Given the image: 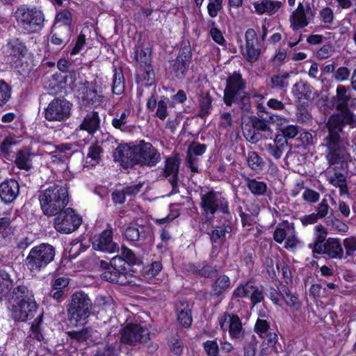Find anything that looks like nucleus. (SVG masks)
Returning <instances> with one entry per match:
<instances>
[{
	"instance_id": "f257e3e1",
	"label": "nucleus",
	"mask_w": 356,
	"mask_h": 356,
	"mask_svg": "<svg viewBox=\"0 0 356 356\" xmlns=\"http://www.w3.org/2000/svg\"><path fill=\"white\" fill-rule=\"evenodd\" d=\"M350 96L346 86L339 85L332 103L341 113L333 114L327 120L325 129L327 134L324 137L322 145L326 148V159L330 166L339 168L350 160V155L346 149L347 136L344 130L346 124L352 125L355 122L352 113L348 109Z\"/></svg>"
},
{
	"instance_id": "f03ea898",
	"label": "nucleus",
	"mask_w": 356,
	"mask_h": 356,
	"mask_svg": "<svg viewBox=\"0 0 356 356\" xmlns=\"http://www.w3.org/2000/svg\"><path fill=\"white\" fill-rule=\"evenodd\" d=\"M113 157L127 168L135 164L153 167L161 159L160 153L152 144L143 140L133 146L119 145L113 153Z\"/></svg>"
},
{
	"instance_id": "7ed1b4c3",
	"label": "nucleus",
	"mask_w": 356,
	"mask_h": 356,
	"mask_svg": "<svg viewBox=\"0 0 356 356\" xmlns=\"http://www.w3.org/2000/svg\"><path fill=\"white\" fill-rule=\"evenodd\" d=\"M38 200L42 213L49 217L54 216L69 204V191L62 184H50L39 191Z\"/></svg>"
},
{
	"instance_id": "20e7f679",
	"label": "nucleus",
	"mask_w": 356,
	"mask_h": 356,
	"mask_svg": "<svg viewBox=\"0 0 356 356\" xmlns=\"http://www.w3.org/2000/svg\"><path fill=\"white\" fill-rule=\"evenodd\" d=\"M12 294L10 311L13 319L26 321L33 318L38 308L33 291L25 285H19L13 289Z\"/></svg>"
},
{
	"instance_id": "39448f33",
	"label": "nucleus",
	"mask_w": 356,
	"mask_h": 356,
	"mask_svg": "<svg viewBox=\"0 0 356 356\" xmlns=\"http://www.w3.org/2000/svg\"><path fill=\"white\" fill-rule=\"evenodd\" d=\"M55 248L49 243H41L32 248L25 259V266L34 275L43 270L55 257Z\"/></svg>"
},
{
	"instance_id": "423d86ee",
	"label": "nucleus",
	"mask_w": 356,
	"mask_h": 356,
	"mask_svg": "<svg viewBox=\"0 0 356 356\" xmlns=\"http://www.w3.org/2000/svg\"><path fill=\"white\" fill-rule=\"evenodd\" d=\"M17 26L26 33H33L40 31L44 26V15L42 10L36 8L21 6L15 13Z\"/></svg>"
},
{
	"instance_id": "0eeeda50",
	"label": "nucleus",
	"mask_w": 356,
	"mask_h": 356,
	"mask_svg": "<svg viewBox=\"0 0 356 356\" xmlns=\"http://www.w3.org/2000/svg\"><path fill=\"white\" fill-rule=\"evenodd\" d=\"M92 302L88 294L79 291L72 294L71 302L67 307V319L76 326L90 315Z\"/></svg>"
},
{
	"instance_id": "6e6552de",
	"label": "nucleus",
	"mask_w": 356,
	"mask_h": 356,
	"mask_svg": "<svg viewBox=\"0 0 356 356\" xmlns=\"http://www.w3.org/2000/svg\"><path fill=\"white\" fill-rule=\"evenodd\" d=\"M121 341L115 343V345H111L108 348V353H98L96 356H111L117 354L120 349L121 343L132 346L147 342L149 339V333L148 330L138 324H130L126 326L121 332Z\"/></svg>"
},
{
	"instance_id": "1a4fd4ad",
	"label": "nucleus",
	"mask_w": 356,
	"mask_h": 356,
	"mask_svg": "<svg viewBox=\"0 0 356 356\" xmlns=\"http://www.w3.org/2000/svg\"><path fill=\"white\" fill-rule=\"evenodd\" d=\"M54 219V227L62 234H70L76 230L82 222L81 218L71 207L59 211Z\"/></svg>"
},
{
	"instance_id": "9d476101",
	"label": "nucleus",
	"mask_w": 356,
	"mask_h": 356,
	"mask_svg": "<svg viewBox=\"0 0 356 356\" xmlns=\"http://www.w3.org/2000/svg\"><path fill=\"white\" fill-rule=\"evenodd\" d=\"M78 99L84 105L98 106L104 102L101 86L97 81L80 83L76 92Z\"/></svg>"
},
{
	"instance_id": "9b49d317",
	"label": "nucleus",
	"mask_w": 356,
	"mask_h": 356,
	"mask_svg": "<svg viewBox=\"0 0 356 356\" xmlns=\"http://www.w3.org/2000/svg\"><path fill=\"white\" fill-rule=\"evenodd\" d=\"M200 199V207L204 214L213 216L217 211L224 214H230L228 202L220 194L209 191L202 193Z\"/></svg>"
},
{
	"instance_id": "f8f14e48",
	"label": "nucleus",
	"mask_w": 356,
	"mask_h": 356,
	"mask_svg": "<svg viewBox=\"0 0 356 356\" xmlns=\"http://www.w3.org/2000/svg\"><path fill=\"white\" fill-rule=\"evenodd\" d=\"M220 328L223 331L228 330L232 339L243 341L246 338H252L253 334L247 332L242 325L240 318L235 315L225 313L219 318Z\"/></svg>"
},
{
	"instance_id": "ddd939ff",
	"label": "nucleus",
	"mask_w": 356,
	"mask_h": 356,
	"mask_svg": "<svg viewBox=\"0 0 356 356\" xmlns=\"http://www.w3.org/2000/svg\"><path fill=\"white\" fill-rule=\"evenodd\" d=\"M314 253L323 254L330 259L344 258L343 249L339 238H329L323 243H312L308 245Z\"/></svg>"
},
{
	"instance_id": "4468645a",
	"label": "nucleus",
	"mask_w": 356,
	"mask_h": 356,
	"mask_svg": "<svg viewBox=\"0 0 356 356\" xmlns=\"http://www.w3.org/2000/svg\"><path fill=\"white\" fill-rule=\"evenodd\" d=\"M72 104L65 99L52 100L45 110V118L49 121H62L70 117Z\"/></svg>"
},
{
	"instance_id": "2eb2a0df",
	"label": "nucleus",
	"mask_w": 356,
	"mask_h": 356,
	"mask_svg": "<svg viewBox=\"0 0 356 356\" xmlns=\"http://www.w3.org/2000/svg\"><path fill=\"white\" fill-rule=\"evenodd\" d=\"M246 82L239 72H234L228 76L224 90L223 100L225 104H229L235 96L245 93Z\"/></svg>"
},
{
	"instance_id": "dca6fc26",
	"label": "nucleus",
	"mask_w": 356,
	"mask_h": 356,
	"mask_svg": "<svg viewBox=\"0 0 356 356\" xmlns=\"http://www.w3.org/2000/svg\"><path fill=\"white\" fill-rule=\"evenodd\" d=\"M92 244L95 250L106 253H115L119 250L118 243L113 241L111 229H105L101 234L95 236Z\"/></svg>"
},
{
	"instance_id": "f3484780",
	"label": "nucleus",
	"mask_w": 356,
	"mask_h": 356,
	"mask_svg": "<svg viewBox=\"0 0 356 356\" xmlns=\"http://www.w3.org/2000/svg\"><path fill=\"white\" fill-rule=\"evenodd\" d=\"M245 51L243 56L250 63L255 62L260 54L259 42L256 31L253 29H248L245 32Z\"/></svg>"
},
{
	"instance_id": "a211bd4d",
	"label": "nucleus",
	"mask_w": 356,
	"mask_h": 356,
	"mask_svg": "<svg viewBox=\"0 0 356 356\" xmlns=\"http://www.w3.org/2000/svg\"><path fill=\"white\" fill-rule=\"evenodd\" d=\"M179 171V161L175 157H168L165 160V167L162 175L170 183L172 192L178 193V175Z\"/></svg>"
},
{
	"instance_id": "6ab92c4d",
	"label": "nucleus",
	"mask_w": 356,
	"mask_h": 356,
	"mask_svg": "<svg viewBox=\"0 0 356 356\" xmlns=\"http://www.w3.org/2000/svg\"><path fill=\"white\" fill-rule=\"evenodd\" d=\"M309 13L313 15L310 7L308 6L307 10H305L303 4L299 3L297 8L290 16L291 27L293 30H297L307 26L309 24L307 14Z\"/></svg>"
},
{
	"instance_id": "aec40b11",
	"label": "nucleus",
	"mask_w": 356,
	"mask_h": 356,
	"mask_svg": "<svg viewBox=\"0 0 356 356\" xmlns=\"http://www.w3.org/2000/svg\"><path fill=\"white\" fill-rule=\"evenodd\" d=\"M19 191V184L15 179L7 180L0 184V198L5 203L13 202Z\"/></svg>"
},
{
	"instance_id": "412c9836",
	"label": "nucleus",
	"mask_w": 356,
	"mask_h": 356,
	"mask_svg": "<svg viewBox=\"0 0 356 356\" xmlns=\"http://www.w3.org/2000/svg\"><path fill=\"white\" fill-rule=\"evenodd\" d=\"M124 236L129 241L144 240L151 237L152 228L149 225L129 226L125 229Z\"/></svg>"
},
{
	"instance_id": "4be33fe9",
	"label": "nucleus",
	"mask_w": 356,
	"mask_h": 356,
	"mask_svg": "<svg viewBox=\"0 0 356 356\" xmlns=\"http://www.w3.org/2000/svg\"><path fill=\"white\" fill-rule=\"evenodd\" d=\"M72 145L61 144L55 147L54 150L49 152V159L55 164L65 165L72 156Z\"/></svg>"
},
{
	"instance_id": "5701e85b",
	"label": "nucleus",
	"mask_w": 356,
	"mask_h": 356,
	"mask_svg": "<svg viewBox=\"0 0 356 356\" xmlns=\"http://www.w3.org/2000/svg\"><path fill=\"white\" fill-rule=\"evenodd\" d=\"M72 31L70 26H55V31L51 32L49 40L61 49L70 41Z\"/></svg>"
},
{
	"instance_id": "b1692460",
	"label": "nucleus",
	"mask_w": 356,
	"mask_h": 356,
	"mask_svg": "<svg viewBox=\"0 0 356 356\" xmlns=\"http://www.w3.org/2000/svg\"><path fill=\"white\" fill-rule=\"evenodd\" d=\"M266 149L268 153L275 159L282 157L283 153L289 149L287 140L281 136H276L273 143L266 145Z\"/></svg>"
},
{
	"instance_id": "393cba45",
	"label": "nucleus",
	"mask_w": 356,
	"mask_h": 356,
	"mask_svg": "<svg viewBox=\"0 0 356 356\" xmlns=\"http://www.w3.org/2000/svg\"><path fill=\"white\" fill-rule=\"evenodd\" d=\"M99 122L98 113L95 111L90 112L84 117L76 131H86L89 134H92L99 129Z\"/></svg>"
},
{
	"instance_id": "a878e982",
	"label": "nucleus",
	"mask_w": 356,
	"mask_h": 356,
	"mask_svg": "<svg viewBox=\"0 0 356 356\" xmlns=\"http://www.w3.org/2000/svg\"><path fill=\"white\" fill-rule=\"evenodd\" d=\"M6 51L13 59L19 60L26 54V47L19 39L13 38L8 41L6 45Z\"/></svg>"
},
{
	"instance_id": "bb28decb",
	"label": "nucleus",
	"mask_w": 356,
	"mask_h": 356,
	"mask_svg": "<svg viewBox=\"0 0 356 356\" xmlns=\"http://www.w3.org/2000/svg\"><path fill=\"white\" fill-rule=\"evenodd\" d=\"M177 321L184 327L191 326L193 318L191 316V310L188 303L180 302L177 305Z\"/></svg>"
},
{
	"instance_id": "cd10ccee",
	"label": "nucleus",
	"mask_w": 356,
	"mask_h": 356,
	"mask_svg": "<svg viewBox=\"0 0 356 356\" xmlns=\"http://www.w3.org/2000/svg\"><path fill=\"white\" fill-rule=\"evenodd\" d=\"M283 2L273 1L271 0H264L261 2H255L253 6L256 12L262 15L264 13H268L272 15L275 13L279 8L282 7Z\"/></svg>"
},
{
	"instance_id": "c85d7f7f",
	"label": "nucleus",
	"mask_w": 356,
	"mask_h": 356,
	"mask_svg": "<svg viewBox=\"0 0 356 356\" xmlns=\"http://www.w3.org/2000/svg\"><path fill=\"white\" fill-rule=\"evenodd\" d=\"M33 155L34 154L29 149H23L17 153L15 163L19 168L29 170L32 167Z\"/></svg>"
},
{
	"instance_id": "c756f323",
	"label": "nucleus",
	"mask_w": 356,
	"mask_h": 356,
	"mask_svg": "<svg viewBox=\"0 0 356 356\" xmlns=\"http://www.w3.org/2000/svg\"><path fill=\"white\" fill-rule=\"evenodd\" d=\"M233 104H236L238 108L241 111L242 116L248 115L252 109L250 97L248 92L241 94L238 96H235L231 100L229 104H226L227 106H231Z\"/></svg>"
},
{
	"instance_id": "7c9ffc66",
	"label": "nucleus",
	"mask_w": 356,
	"mask_h": 356,
	"mask_svg": "<svg viewBox=\"0 0 356 356\" xmlns=\"http://www.w3.org/2000/svg\"><path fill=\"white\" fill-rule=\"evenodd\" d=\"M231 281L228 276L221 275L212 283L211 295L219 296L225 293L230 286Z\"/></svg>"
},
{
	"instance_id": "2f4dec72",
	"label": "nucleus",
	"mask_w": 356,
	"mask_h": 356,
	"mask_svg": "<svg viewBox=\"0 0 356 356\" xmlns=\"http://www.w3.org/2000/svg\"><path fill=\"white\" fill-rule=\"evenodd\" d=\"M14 284V280L10 273L5 270H0V300L6 297Z\"/></svg>"
},
{
	"instance_id": "473e14b6",
	"label": "nucleus",
	"mask_w": 356,
	"mask_h": 356,
	"mask_svg": "<svg viewBox=\"0 0 356 356\" xmlns=\"http://www.w3.org/2000/svg\"><path fill=\"white\" fill-rule=\"evenodd\" d=\"M312 92L311 86L303 81L297 82L292 88L293 96L299 100L309 99L311 97Z\"/></svg>"
},
{
	"instance_id": "72a5a7b5",
	"label": "nucleus",
	"mask_w": 356,
	"mask_h": 356,
	"mask_svg": "<svg viewBox=\"0 0 356 356\" xmlns=\"http://www.w3.org/2000/svg\"><path fill=\"white\" fill-rule=\"evenodd\" d=\"M212 98L209 92H202L198 97L199 113L198 116L204 118L211 113L212 108Z\"/></svg>"
},
{
	"instance_id": "f704fd0d",
	"label": "nucleus",
	"mask_w": 356,
	"mask_h": 356,
	"mask_svg": "<svg viewBox=\"0 0 356 356\" xmlns=\"http://www.w3.org/2000/svg\"><path fill=\"white\" fill-rule=\"evenodd\" d=\"M101 276L103 280L110 282H115L122 285L126 283V275L111 268L106 270Z\"/></svg>"
},
{
	"instance_id": "c9c22d12",
	"label": "nucleus",
	"mask_w": 356,
	"mask_h": 356,
	"mask_svg": "<svg viewBox=\"0 0 356 356\" xmlns=\"http://www.w3.org/2000/svg\"><path fill=\"white\" fill-rule=\"evenodd\" d=\"M124 79L122 71L120 69L118 70L115 68L113 77L112 92L115 95H120L124 92Z\"/></svg>"
},
{
	"instance_id": "e433bc0d",
	"label": "nucleus",
	"mask_w": 356,
	"mask_h": 356,
	"mask_svg": "<svg viewBox=\"0 0 356 356\" xmlns=\"http://www.w3.org/2000/svg\"><path fill=\"white\" fill-rule=\"evenodd\" d=\"M243 136L250 143L254 144L262 138L260 132L257 131L252 123H247L242 127Z\"/></svg>"
},
{
	"instance_id": "4c0bfd02",
	"label": "nucleus",
	"mask_w": 356,
	"mask_h": 356,
	"mask_svg": "<svg viewBox=\"0 0 356 356\" xmlns=\"http://www.w3.org/2000/svg\"><path fill=\"white\" fill-rule=\"evenodd\" d=\"M247 163L248 166L257 172L261 171L265 165L263 159L254 151L248 152Z\"/></svg>"
},
{
	"instance_id": "58836bf2",
	"label": "nucleus",
	"mask_w": 356,
	"mask_h": 356,
	"mask_svg": "<svg viewBox=\"0 0 356 356\" xmlns=\"http://www.w3.org/2000/svg\"><path fill=\"white\" fill-rule=\"evenodd\" d=\"M279 291L288 306L296 309L300 307V304L298 298L291 293L286 285H280Z\"/></svg>"
},
{
	"instance_id": "ea45409f",
	"label": "nucleus",
	"mask_w": 356,
	"mask_h": 356,
	"mask_svg": "<svg viewBox=\"0 0 356 356\" xmlns=\"http://www.w3.org/2000/svg\"><path fill=\"white\" fill-rule=\"evenodd\" d=\"M135 58L140 63H143L145 67V71L149 75L152 71L151 63V50L149 48H142L139 52H136Z\"/></svg>"
},
{
	"instance_id": "a19ab883",
	"label": "nucleus",
	"mask_w": 356,
	"mask_h": 356,
	"mask_svg": "<svg viewBox=\"0 0 356 356\" xmlns=\"http://www.w3.org/2000/svg\"><path fill=\"white\" fill-rule=\"evenodd\" d=\"M232 231V228L228 224H224L222 226L217 227L211 232L210 235L211 242L216 243L219 240H224L226 237V234L231 233Z\"/></svg>"
},
{
	"instance_id": "79ce46f5",
	"label": "nucleus",
	"mask_w": 356,
	"mask_h": 356,
	"mask_svg": "<svg viewBox=\"0 0 356 356\" xmlns=\"http://www.w3.org/2000/svg\"><path fill=\"white\" fill-rule=\"evenodd\" d=\"M102 152V149L99 145L93 144L90 145L87 154V159H90V161H87V163L91 165H95L99 163Z\"/></svg>"
},
{
	"instance_id": "37998d69",
	"label": "nucleus",
	"mask_w": 356,
	"mask_h": 356,
	"mask_svg": "<svg viewBox=\"0 0 356 356\" xmlns=\"http://www.w3.org/2000/svg\"><path fill=\"white\" fill-rule=\"evenodd\" d=\"M247 186L255 195H263L267 190V186L264 181H259L256 179H248Z\"/></svg>"
},
{
	"instance_id": "c03bdc74",
	"label": "nucleus",
	"mask_w": 356,
	"mask_h": 356,
	"mask_svg": "<svg viewBox=\"0 0 356 356\" xmlns=\"http://www.w3.org/2000/svg\"><path fill=\"white\" fill-rule=\"evenodd\" d=\"M289 77V74L286 72L278 75L274 74L270 78L271 86L273 88L282 89L286 88L289 86L287 79Z\"/></svg>"
},
{
	"instance_id": "a18cd8bd",
	"label": "nucleus",
	"mask_w": 356,
	"mask_h": 356,
	"mask_svg": "<svg viewBox=\"0 0 356 356\" xmlns=\"http://www.w3.org/2000/svg\"><path fill=\"white\" fill-rule=\"evenodd\" d=\"M130 111L124 110L120 115H117L112 120V125L115 128L122 131L127 130V118L129 115Z\"/></svg>"
},
{
	"instance_id": "49530a36",
	"label": "nucleus",
	"mask_w": 356,
	"mask_h": 356,
	"mask_svg": "<svg viewBox=\"0 0 356 356\" xmlns=\"http://www.w3.org/2000/svg\"><path fill=\"white\" fill-rule=\"evenodd\" d=\"M92 329L90 327H86L81 330H72L67 332V335L73 339L77 341L82 342L86 341L90 337H91Z\"/></svg>"
},
{
	"instance_id": "de8ad7c7",
	"label": "nucleus",
	"mask_w": 356,
	"mask_h": 356,
	"mask_svg": "<svg viewBox=\"0 0 356 356\" xmlns=\"http://www.w3.org/2000/svg\"><path fill=\"white\" fill-rule=\"evenodd\" d=\"M11 97V87L3 80H0V106L6 104Z\"/></svg>"
},
{
	"instance_id": "09e8293b",
	"label": "nucleus",
	"mask_w": 356,
	"mask_h": 356,
	"mask_svg": "<svg viewBox=\"0 0 356 356\" xmlns=\"http://www.w3.org/2000/svg\"><path fill=\"white\" fill-rule=\"evenodd\" d=\"M72 21V15L71 12L67 9L63 10L58 13L56 16V23H61L63 26H71Z\"/></svg>"
},
{
	"instance_id": "8fccbe9b",
	"label": "nucleus",
	"mask_w": 356,
	"mask_h": 356,
	"mask_svg": "<svg viewBox=\"0 0 356 356\" xmlns=\"http://www.w3.org/2000/svg\"><path fill=\"white\" fill-rule=\"evenodd\" d=\"M188 67V63L186 62L183 58L178 57L173 65V70L176 76L179 79L182 78Z\"/></svg>"
},
{
	"instance_id": "3c124183",
	"label": "nucleus",
	"mask_w": 356,
	"mask_h": 356,
	"mask_svg": "<svg viewBox=\"0 0 356 356\" xmlns=\"http://www.w3.org/2000/svg\"><path fill=\"white\" fill-rule=\"evenodd\" d=\"M13 220L10 213H6L4 216L0 218V234L5 236L11 230Z\"/></svg>"
},
{
	"instance_id": "603ef678",
	"label": "nucleus",
	"mask_w": 356,
	"mask_h": 356,
	"mask_svg": "<svg viewBox=\"0 0 356 356\" xmlns=\"http://www.w3.org/2000/svg\"><path fill=\"white\" fill-rule=\"evenodd\" d=\"M343 245L346 250V256L343 259L353 257L356 251V237L351 236L343 239Z\"/></svg>"
},
{
	"instance_id": "864d4df0",
	"label": "nucleus",
	"mask_w": 356,
	"mask_h": 356,
	"mask_svg": "<svg viewBox=\"0 0 356 356\" xmlns=\"http://www.w3.org/2000/svg\"><path fill=\"white\" fill-rule=\"evenodd\" d=\"M244 341V355L245 356H255L257 341L256 337L253 334L252 338H246Z\"/></svg>"
},
{
	"instance_id": "5fc2aeb1",
	"label": "nucleus",
	"mask_w": 356,
	"mask_h": 356,
	"mask_svg": "<svg viewBox=\"0 0 356 356\" xmlns=\"http://www.w3.org/2000/svg\"><path fill=\"white\" fill-rule=\"evenodd\" d=\"M207 149L204 144H200L195 142L192 143L188 147L186 156H197L202 155Z\"/></svg>"
},
{
	"instance_id": "6e6d98bb",
	"label": "nucleus",
	"mask_w": 356,
	"mask_h": 356,
	"mask_svg": "<svg viewBox=\"0 0 356 356\" xmlns=\"http://www.w3.org/2000/svg\"><path fill=\"white\" fill-rule=\"evenodd\" d=\"M207 10L209 15L214 18L217 17L218 12L222 8V0H209Z\"/></svg>"
},
{
	"instance_id": "4d7b16f0",
	"label": "nucleus",
	"mask_w": 356,
	"mask_h": 356,
	"mask_svg": "<svg viewBox=\"0 0 356 356\" xmlns=\"http://www.w3.org/2000/svg\"><path fill=\"white\" fill-rule=\"evenodd\" d=\"M126 260L121 257L116 256L111 260V268L118 270L124 275L127 273V268L125 267Z\"/></svg>"
},
{
	"instance_id": "13d9d810",
	"label": "nucleus",
	"mask_w": 356,
	"mask_h": 356,
	"mask_svg": "<svg viewBox=\"0 0 356 356\" xmlns=\"http://www.w3.org/2000/svg\"><path fill=\"white\" fill-rule=\"evenodd\" d=\"M249 296L254 305L261 302L264 298L263 290L253 285L251 286V292Z\"/></svg>"
},
{
	"instance_id": "bf43d9fd",
	"label": "nucleus",
	"mask_w": 356,
	"mask_h": 356,
	"mask_svg": "<svg viewBox=\"0 0 356 356\" xmlns=\"http://www.w3.org/2000/svg\"><path fill=\"white\" fill-rule=\"evenodd\" d=\"M280 130L283 134L282 136L286 140L295 138L299 133L298 127L295 125H286V127L280 128Z\"/></svg>"
},
{
	"instance_id": "052dcab7",
	"label": "nucleus",
	"mask_w": 356,
	"mask_h": 356,
	"mask_svg": "<svg viewBox=\"0 0 356 356\" xmlns=\"http://www.w3.org/2000/svg\"><path fill=\"white\" fill-rule=\"evenodd\" d=\"M204 348L207 356H218L219 348L216 341H207L204 343Z\"/></svg>"
},
{
	"instance_id": "680f3d73",
	"label": "nucleus",
	"mask_w": 356,
	"mask_h": 356,
	"mask_svg": "<svg viewBox=\"0 0 356 356\" xmlns=\"http://www.w3.org/2000/svg\"><path fill=\"white\" fill-rule=\"evenodd\" d=\"M168 115V102L164 100H160L158 102L156 116L161 120H164Z\"/></svg>"
},
{
	"instance_id": "e2e57ef3",
	"label": "nucleus",
	"mask_w": 356,
	"mask_h": 356,
	"mask_svg": "<svg viewBox=\"0 0 356 356\" xmlns=\"http://www.w3.org/2000/svg\"><path fill=\"white\" fill-rule=\"evenodd\" d=\"M302 198L309 203H315L319 200L320 195L312 189L307 188L302 193Z\"/></svg>"
},
{
	"instance_id": "0e129e2a",
	"label": "nucleus",
	"mask_w": 356,
	"mask_h": 356,
	"mask_svg": "<svg viewBox=\"0 0 356 356\" xmlns=\"http://www.w3.org/2000/svg\"><path fill=\"white\" fill-rule=\"evenodd\" d=\"M252 284H246L243 286H238L233 293V296L236 298H245L249 296L251 292Z\"/></svg>"
},
{
	"instance_id": "69168bd1",
	"label": "nucleus",
	"mask_w": 356,
	"mask_h": 356,
	"mask_svg": "<svg viewBox=\"0 0 356 356\" xmlns=\"http://www.w3.org/2000/svg\"><path fill=\"white\" fill-rule=\"evenodd\" d=\"M320 17L321 20L328 24H332L334 20V13L330 8H323L320 12Z\"/></svg>"
},
{
	"instance_id": "338daca9",
	"label": "nucleus",
	"mask_w": 356,
	"mask_h": 356,
	"mask_svg": "<svg viewBox=\"0 0 356 356\" xmlns=\"http://www.w3.org/2000/svg\"><path fill=\"white\" fill-rule=\"evenodd\" d=\"M270 329L269 323L263 319H258L254 325L255 332L261 337L266 334Z\"/></svg>"
},
{
	"instance_id": "774afa93",
	"label": "nucleus",
	"mask_w": 356,
	"mask_h": 356,
	"mask_svg": "<svg viewBox=\"0 0 356 356\" xmlns=\"http://www.w3.org/2000/svg\"><path fill=\"white\" fill-rule=\"evenodd\" d=\"M349 76L350 70L346 67H339L334 74L335 80L340 82L348 80Z\"/></svg>"
}]
</instances>
